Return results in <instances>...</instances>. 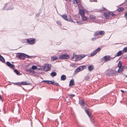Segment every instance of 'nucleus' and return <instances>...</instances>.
<instances>
[{
	"label": "nucleus",
	"instance_id": "1",
	"mask_svg": "<svg viewBox=\"0 0 127 127\" xmlns=\"http://www.w3.org/2000/svg\"><path fill=\"white\" fill-rule=\"evenodd\" d=\"M61 16L64 19L68 21H70L71 22L75 23V21H74L71 19V17L69 15H61Z\"/></svg>",
	"mask_w": 127,
	"mask_h": 127
},
{
	"label": "nucleus",
	"instance_id": "2",
	"mask_svg": "<svg viewBox=\"0 0 127 127\" xmlns=\"http://www.w3.org/2000/svg\"><path fill=\"white\" fill-rule=\"evenodd\" d=\"M86 67V65H84L80 66L75 70L74 74H76L77 73L84 69Z\"/></svg>",
	"mask_w": 127,
	"mask_h": 127
},
{
	"label": "nucleus",
	"instance_id": "3",
	"mask_svg": "<svg viewBox=\"0 0 127 127\" xmlns=\"http://www.w3.org/2000/svg\"><path fill=\"white\" fill-rule=\"evenodd\" d=\"M69 56L68 54H64L61 55L59 56V59H68L69 58Z\"/></svg>",
	"mask_w": 127,
	"mask_h": 127
},
{
	"label": "nucleus",
	"instance_id": "4",
	"mask_svg": "<svg viewBox=\"0 0 127 127\" xmlns=\"http://www.w3.org/2000/svg\"><path fill=\"white\" fill-rule=\"evenodd\" d=\"M51 65L50 64H45L43 68V69L45 71H49L51 69Z\"/></svg>",
	"mask_w": 127,
	"mask_h": 127
},
{
	"label": "nucleus",
	"instance_id": "5",
	"mask_svg": "<svg viewBox=\"0 0 127 127\" xmlns=\"http://www.w3.org/2000/svg\"><path fill=\"white\" fill-rule=\"evenodd\" d=\"M101 49L100 48H98L95 50L94 52L91 54V56H93L96 54Z\"/></svg>",
	"mask_w": 127,
	"mask_h": 127
},
{
	"label": "nucleus",
	"instance_id": "6",
	"mask_svg": "<svg viewBox=\"0 0 127 127\" xmlns=\"http://www.w3.org/2000/svg\"><path fill=\"white\" fill-rule=\"evenodd\" d=\"M6 65L11 68L14 69V65L13 64H11L9 62H7L6 63Z\"/></svg>",
	"mask_w": 127,
	"mask_h": 127
},
{
	"label": "nucleus",
	"instance_id": "7",
	"mask_svg": "<svg viewBox=\"0 0 127 127\" xmlns=\"http://www.w3.org/2000/svg\"><path fill=\"white\" fill-rule=\"evenodd\" d=\"M79 104L83 108H84V106H85V103L84 102V100L83 99H82L79 101Z\"/></svg>",
	"mask_w": 127,
	"mask_h": 127
},
{
	"label": "nucleus",
	"instance_id": "8",
	"mask_svg": "<svg viewBox=\"0 0 127 127\" xmlns=\"http://www.w3.org/2000/svg\"><path fill=\"white\" fill-rule=\"evenodd\" d=\"M103 58L104 60L105 61V62H107V61H109L110 60L111 57L109 56H104V57H103Z\"/></svg>",
	"mask_w": 127,
	"mask_h": 127
},
{
	"label": "nucleus",
	"instance_id": "9",
	"mask_svg": "<svg viewBox=\"0 0 127 127\" xmlns=\"http://www.w3.org/2000/svg\"><path fill=\"white\" fill-rule=\"evenodd\" d=\"M18 57L20 59L22 60H24V54L20 53L18 56Z\"/></svg>",
	"mask_w": 127,
	"mask_h": 127
},
{
	"label": "nucleus",
	"instance_id": "10",
	"mask_svg": "<svg viewBox=\"0 0 127 127\" xmlns=\"http://www.w3.org/2000/svg\"><path fill=\"white\" fill-rule=\"evenodd\" d=\"M35 39H31L30 38L29 39H27V42L30 44H32L35 41Z\"/></svg>",
	"mask_w": 127,
	"mask_h": 127
},
{
	"label": "nucleus",
	"instance_id": "11",
	"mask_svg": "<svg viewBox=\"0 0 127 127\" xmlns=\"http://www.w3.org/2000/svg\"><path fill=\"white\" fill-rule=\"evenodd\" d=\"M79 13L81 17L85 15V13L84 10L83 9L80 10Z\"/></svg>",
	"mask_w": 127,
	"mask_h": 127
},
{
	"label": "nucleus",
	"instance_id": "12",
	"mask_svg": "<svg viewBox=\"0 0 127 127\" xmlns=\"http://www.w3.org/2000/svg\"><path fill=\"white\" fill-rule=\"evenodd\" d=\"M70 2H71L72 1V0H68ZM81 0H73L72 3L74 4H78V3L80 2Z\"/></svg>",
	"mask_w": 127,
	"mask_h": 127
},
{
	"label": "nucleus",
	"instance_id": "13",
	"mask_svg": "<svg viewBox=\"0 0 127 127\" xmlns=\"http://www.w3.org/2000/svg\"><path fill=\"white\" fill-rule=\"evenodd\" d=\"M103 15L105 18L106 19H108L110 16L109 12V13H107L106 12H105L104 13Z\"/></svg>",
	"mask_w": 127,
	"mask_h": 127
},
{
	"label": "nucleus",
	"instance_id": "14",
	"mask_svg": "<svg viewBox=\"0 0 127 127\" xmlns=\"http://www.w3.org/2000/svg\"><path fill=\"white\" fill-rule=\"evenodd\" d=\"M42 82L49 84H53V82L51 81L43 80L42 81Z\"/></svg>",
	"mask_w": 127,
	"mask_h": 127
},
{
	"label": "nucleus",
	"instance_id": "15",
	"mask_svg": "<svg viewBox=\"0 0 127 127\" xmlns=\"http://www.w3.org/2000/svg\"><path fill=\"white\" fill-rule=\"evenodd\" d=\"M74 83L75 82L74 79H72L70 81L69 86H72L74 85Z\"/></svg>",
	"mask_w": 127,
	"mask_h": 127
},
{
	"label": "nucleus",
	"instance_id": "16",
	"mask_svg": "<svg viewBox=\"0 0 127 127\" xmlns=\"http://www.w3.org/2000/svg\"><path fill=\"white\" fill-rule=\"evenodd\" d=\"M123 54V53L122 52V51H120L117 53L116 55L113 58H114L116 56H119L122 55Z\"/></svg>",
	"mask_w": 127,
	"mask_h": 127
},
{
	"label": "nucleus",
	"instance_id": "17",
	"mask_svg": "<svg viewBox=\"0 0 127 127\" xmlns=\"http://www.w3.org/2000/svg\"><path fill=\"white\" fill-rule=\"evenodd\" d=\"M66 76L65 75H63L61 77V80L64 81L66 79Z\"/></svg>",
	"mask_w": 127,
	"mask_h": 127
},
{
	"label": "nucleus",
	"instance_id": "18",
	"mask_svg": "<svg viewBox=\"0 0 127 127\" xmlns=\"http://www.w3.org/2000/svg\"><path fill=\"white\" fill-rule=\"evenodd\" d=\"M85 112L88 115L89 117L91 118V114L89 113V112L88 111V110L86 108L85 110Z\"/></svg>",
	"mask_w": 127,
	"mask_h": 127
},
{
	"label": "nucleus",
	"instance_id": "19",
	"mask_svg": "<svg viewBox=\"0 0 127 127\" xmlns=\"http://www.w3.org/2000/svg\"><path fill=\"white\" fill-rule=\"evenodd\" d=\"M58 59V57L57 56H54L51 57V61H54V60H57Z\"/></svg>",
	"mask_w": 127,
	"mask_h": 127
},
{
	"label": "nucleus",
	"instance_id": "20",
	"mask_svg": "<svg viewBox=\"0 0 127 127\" xmlns=\"http://www.w3.org/2000/svg\"><path fill=\"white\" fill-rule=\"evenodd\" d=\"M0 61L3 63H5L4 59L0 55Z\"/></svg>",
	"mask_w": 127,
	"mask_h": 127
},
{
	"label": "nucleus",
	"instance_id": "21",
	"mask_svg": "<svg viewBox=\"0 0 127 127\" xmlns=\"http://www.w3.org/2000/svg\"><path fill=\"white\" fill-rule=\"evenodd\" d=\"M94 67L92 65H91L88 67L89 70L90 71H92L93 70Z\"/></svg>",
	"mask_w": 127,
	"mask_h": 127
},
{
	"label": "nucleus",
	"instance_id": "22",
	"mask_svg": "<svg viewBox=\"0 0 127 127\" xmlns=\"http://www.w3.org/2000/svg\"><path fill=\"white\" fill-rule=\"evenodd\" d=\"M90 18L91 19L93 20H95V16L93 15H90Z\"/></svg>",
	"mask_w": 127,
	"mask_h": 127
},
{
	"label": "nucleus",
	"instance_id": "23",
	"mask_svg": "<svg viewBox=\"0 0 127 127\" xmlns=\"http://www.w3.org/2000/svg\"><path fill=\"white\" fill-rule=\"evenodd\" d=\"M99 32V34L102 35H104L105 33V32L104 31H98Z\"/></svg>",
	"mask_w": 127,
	"mask_h": 127
},
{
	"label": "nucleus",
	"instance_id": "24",
	"mask_svg": "<svg viewBox=\"0 0 127 127\" xmlns=\"http://www.w3.org/2000/svg\"><path fill=\"white\" fill-rule=\"evenodd\" d=\"M124 10V8L122 7L119 8L118 9V11L119 12H122Z\"/></svg>",
	"mask_w": 127,
	"mask_h": 127
},
{
	"label": "nucleus",
	"instance_id": "25",
	"mask_svg": "<svg viewBox=\"0 0 127 127\" xmlns=\"http://www.w3.org/2000/svg\"><path fill=\"white\" fill-rule=\"evenodd\" d=\"M50 75L52 77H54L57 75V73L55 72H53L51 73Z\"/></svg>",
	"mask_w": 127,
	"mask_h": 127
},
{
	"label": "nucleus",
	"instance_id": "26",
	"mask_svg": "<svg viewBox=\"0 0 127 127\" xmlns=\"http://www.w3.org/2000/svg\"><path fill=\"white\" fill-rule=\"evenodd\" d=\"M81 17L83 21H86L87 19V18L84 16H81Z\"/></svg>",
	"mask_w": 127,
	"mask_h": 127
},
{
	"label": "nucleus",
	"instance_id": "27",
	"mask_svg": "<svg viewBox=\"0 0 127 127\" xmlns=\"http://www.w3.org/2000/svg\"><path fill=\"white\" fill-rule=\"evenodd\" d=\"M14 72L15 73L18 75H20V73L18 71V70L16 69H15L14 70Z\"/></svg>",
	"mask_w": 127,
	"mask_h": 127
},
{
	"label": "nucleus",
	"instance_id": "28",
	"mask_svg": "<svg viewBox=\"0 0 127 127\" xmlns=\"http://www.w3.org/2000/svg\"><path fill=\"white\" fill-rule=\"evenodd\" d=\"M20 85H26L28 84L27 83V82L26 81H23L20 82Z\"/></svg>",
	"mask_w": 127,
	"mask_h": 127
},
{
	"label": "nucleus",
	"instance_id": "29",
	"mask_svg": "<svg viewBox=\"0 0 127 127\" xmlns=\"http://www.w3.org/2000/svg\"><path fill=\"white\" fill-rule=\"evenodd\" d=\"M122 62L120 61L119 63L118 64V67L119 68L122 67Z\"/></svg>",
	"mask_w": 127,
	"mask_h": 127
},
{
	"label": "nucleus",
	"instance_id": "30",
	"mask_svg": "<svg viewBox=\"0 0 127 127\" xmlns=\"http://www.w3.org/2000/svg\"><path fill=\"white\" fill-rule=\"evenodd\" d=\"M123 68L122 67L119 68L118 70V72L119 73H120L123 71Z\"/></svg>",
	"mask_w": 127,
	"mask_h": 127
},
{
	"label": "nucleus",
	"instance_id": "31",
	"mask_svg": "<svg viewBox=\"0 0 127 127\" xmlns=\"http://www.w3.org/2000/svg\"><path fill=\"white\" fill-rule=\"evenodd\" d=\"M80 59H81L80 58V56H78L75 59V61H78L80 60Z\"/></svg>",
	"mask_w": 127,
	"mask_h": 127
},
{
	"label": "nucleus",
	"instance_id": "32",
	"mask_svg": "<svg viewBox=\"0 0 127 127\" xmlns=\"http://www.w3.org/2000/svg\"><path fill=\"white\" fill-rule=\"evenodd\" d=\"M31 57H32L31 56H29V55L24 54L25 59V58H31Z\"/></svg>",
	"mask_w": 127,
	"mask_h": 127
},
{
	"label": "nucleus",
	"instance_id": "33",
	"mask_svg": "<svg viewBox=\"0 0 127 127\" xmlns=\"http://www.w3.org/2000/svg\"><path fill=\"white\" fill-rule=\"evenodd\" d=\"M14 85H17L19 86H20V82H18L16 83H13Z\"/></svg>",
	"mask_w": 127,
	"mask_h": 127
},
{
	"label": "nucleus",
	"instance_id": "34",
	"mask_svg": "<svg viewBox=\"0 0 127 127\" xmlns=\"http://www.w3.org/2000/svg\"><path fill=\"white\" fill-rule=\"evenodd\" d=\"M99 34L98 31H96L95 32L94 35V36H96Z\"/></svg>",
	"mask_w": 127,
	"mask_h": 127
},
{
	"label": "nucleus",
	"instance_id": "35",
	"mask_svg": "<svg viewBox=\"0 0 127 127\" xmlns=\"http://www.w3.org/2000/svg\"><path fill=\"white\" fill-rule=\"evenodd\" d=\"M37 68V67L35 65H33L31 68L32 70H34L36 69Z\"/></svg>",
	"mask_w": 127,
	"mask_h": 127
},
{
	"label": "nucleus",
	"instance_id": "36",
	"mask_svg": "<svg viewBox=\"0 0 127 127\" xmlns=\"http://www.w3.org/2000/svg\"><path fill=\"white\" fill-rule=\"evenodd\" d=\"M110 15H111L112 16H116L115 14L113 12H109Z\"/></svg>",
	"mask_w": 127,
	"mask_h": 127
},
{
	"label": "nucleus",
	"instance_id": "37",
	"mask_svg": "<svg viewBox=\"0 0 127 127\" xmlns=\"http://www.w3.org/2000/svg\"><path fill=\"white\" fill-rule=\"evenodd\" d=\"M32 69L31 68L29 69H27L26 70V71L27 72H29L30 73H31L32 71Z\"/></svg>",
	"mask_w": 127,
	"mask_h": 127
},
{
	"label": "nucleus",
	"instance_id": "38",
	"mask_svg": "<svg viewBox=\"0 0 127 127\" xmlns=\"http://www.w3.org/2000/svg\"><path fill=\"white\" fill-rule=\"evenodd\" d=\"M53 85H56L57 86H59V84L58 83H55L54 82H53Z\"/></svg>",
	"mask_w": 127,
	"mask_h": 127
},
{
	"label": "nucleus",
	"instance_id": "39",
	"mask_svg": "<svg viewBox=\"0 0 127 127\" xmlns=\"http://www.w3.org/2000/svg\"><path fill=\"white\" fill-rule=\"evenodd\" d=\"M68 95L71 98H72L75 96V95L74 94H68Z\"/></svg>",
	"mask_w": 127,
	"mask_h": 127
},
{
	"label": "nucleus",
	"instance_id": "40",
	"mask_svg": "<svg viewBox=\"0 0 127 127\" xmlns=\"http://www.w3.org/2000/svg\"><path fill=\"white\" fill-rule=\"evenodd\" d=\"M80 59H81L84 58L85 57V56L84 55L82 54L80 56Z\"/></svg>",
	"mask_w": 127,
	"mask_h": 127
},
{
	"label": "nucleus",
	"instance_id": "41",
	"mask_svg": "<svg viewBox=\"0 0 127 127\" xmlns=\"http://www.w3.org/2000/svg\"><path fill=\"white\" fill-rule=\"evenodd\" d=\"M123 50L124 52H127V48L126 47L124 48L123 49Z\"/></svg>",
	"mask_w": 127,
	"mask_h": 127
},
{
	"label": "nucleus",
	"instance_id": "42",
	"mask_svg": "<svg viewBox=\"0 0 127 127\" xmlns=\"http://www.w3.org/2000/svg\"><path fill=\"white\" fill-rule=\"evenodd\" d=\"M56 23H57L58 25H61V22L60 21H57L56 22Z\"/></svg>",
	"mask_w": 127,
	"mask_h": 127
},
{
	"label": "nucleus",
	"instance_id": "43",
	"mask_svg": "<svg viewBox=\"0 0 127 127\" xmlns=\"http://www.w3.org/2000/svg\"><path fill=\"white\" fill-rule=\"evenodd\" d=\"M9 3H8V4L6 3L5 4V6L4 7V8L5 9L6 8L7 6V5H8V6H9Z\"/></svg>",
	"mask_w": 127,
	"mask_h": 127
},
{
	"label": "nucleus",
	"instance_id": "44",
	"mask_svg": "<svg viewBox=\"0 0 127 127\" xmlns=\"http://www.w3.org/2000/svg\"><path fill=\"white\" fill-rule=\"evenodd\" d=\"M122 68H123V70L127 69V67L125 66H123L122 67Z\"/></svg>",
	"mask_w": 127,
	"mask_h": 127
},
{
	"label": "nucleus",
	"instance_id": "45",
	"mask_svg": "<svg viewBox=\"0 0 127 127\" xmlns=\"http://www.w3.org/2000/svg\"><path fill=\"white\" fill-rule=\"evenodd\" d=\"M124 16L125 17L126 19H127V11L126 13L124 15Z\"/></svg>",
	"mask_w": 127,
	"mask_h": 127
},
{
	"label": "nucleus",
	"instance_id": "46",
	"mask_svg": "<svg viewBox=\"0 0 127 127\" xmlns=\"http://www.w3.org/2000/svg\"><path fill=\"white\" fill-rule=\"evenodd\" d=\"M12 6H11V7H9V8H8L7 9H6V10H10V9H12Z\"/></svg>",
	"mask_w": 127,
	"mask_h": 127
},
{
	"label": "nucleus",
	"instance_id": "47",
	"mask_svg": "<svg viewBox=\"0 0 127 127\" xmlns=\"http://www.w3.org/2000/svg\"><path fill=\"white\" fill-rule=\"evenodd\" d=\"M96 37L93 38H92L91 40H92L93 41L95 40H96Z\"/></svg>",
	"mask_w": 127,
	"mask_h": 127
},
{
	"label": "nucleus",
	"instance_id": "48",
	"mask_svg": "<svg viewBox=\"0 0 127 127\" xmlns=\"http://www.w3.org/2000/svg\"><path fill=\"white\" fill-rule=\"evenodd\" d=\"M76 23H78V24H81V23L80 22L77 21Z\"/></svg>",
	"mask_w": 127,
	"mask_h": 127
},
{
	"label": "nucleus",
	"instance_id": "49",
	"mask_svg": "<svg viewBox=\"0 0 127 127\" xmlns=\"http://www.w3.org/2000/svg\"><path fill=\"white\" fill-rule=\"evenodd\" d=\"M120 91L123 93H124L125 92V91L123 90H120Z\"/></svg>",
	"mask_w": 127,
	"mask_h": 127
},
{
	"label": "nucleus",
	"instance_id": "50",
	"mask_svg": "<svg viewBox=\"0 0 127 127\" xmlns=\"http://www.w3.org/2000/svg\"><path fill=\"white\" fill-rule=\"evenodd\" d=\"M34 73H35V72L34 71L32 70V71H31V73L33 74Z\"/></svg>",
	"mask_w": 127,
	"mask_h": 127
},
{
	"label": "nucleus",
	"instance_id": "51",
	"mask_svg": "<svg viewBox=\"0 0 127 127\" xmlns=\"http://www.w3.org/2000/svg\"><path fill=\"white\" fill-rule=\"evenodd\" d=\"M75 64H72V66L73 67H75Z\"/></svg>",
	"mask_w": 127,
	"mask_h": 127
},
{
	"label": "nucleus",
	"instance_id": "52",
	"mask_svg": "<svg viewBox=\"0 0 127 127\" xmlns=\"http://www.w3.org/2000/svg\"><path fill=\"white\" fill-rule=\"evenodd\" d=\"M95 0H91L90 1L91 2H93V1L95 2Z\"/></svg>",
	"mask_w": 127,
	"mask_h": 127
},
{
	"label": "nucleus",
	"instance_id": "53",
	"mask_svg": "<svg viewBox=\"0 0 127 127\" xmlns=\"http://www.w3.org/2000/svg\"><path fill=\"white\" fill-rule=\"evenodd\" d=\"M0 99L1 100H2L1 99V95H0Z\"/></svg>",
	"mask_w": 127,
	"mask_h": 127
},
{
	"label": "nucleus",
	"instance_id": "54",
	"mask_svg": "<svg viewBox=\"0 0 127 127\" xmlns=\"http://www.w3.org/2000/svg\"><path fill=\"white\" fill-rule=\"evenodd\" d=\"M41 69V68H39V69H38V70H40V69Z\"/></svg>",
	"mask_w": 127,
	"mask_h": 127
},
{
	"label": "nucleus",
	"instance_id": "55",
	"mask_svg": "<svg viewBox=\"0 0 127 127\" xmlns=\"http://www.w3.org/2000/svg\"><path fill=\"white\" fill-rule=\"evenodd\" d=\"M95 2H97V0H95Z\"/></svg>",
	"mask_w": 127,
	"mask_h": 127
},
{
	"label": "nucleus",
	"instance_id": "56",
	"mask_svg": "<svg viewBox=\"0 0 127 127\" xmlns=\"http://www.w3.org/2000/svg\"><path fill=\"white\" fill-rule=\"evenodd\" d=\"M72 59H73V57H72Z\"/></svg>",
	"mask_w": 127,
	"mask_h": 127
},
{
	"label": "nucleus",
	"instance_id": "57",
	"mask_svg": "<svg viewBox=\"0 0 127 127\" xmlns=\"http://www.w3.org/2000/svg\"><path fill=\"white\" fill-rule=\"evenodd\" d=\"M126 77H127V75L126 76Z\"/></svg>",
	"mask_w": 127,
	"mask_h": 127
}]
</instances>
